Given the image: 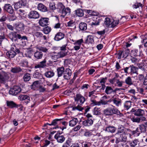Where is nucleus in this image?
<instances>
[{
    "mask_svg": "<svg viewBox=\"0 0 147 147\" xmlns=\"http://www.w3.org/2000/svg\"><path fill=\"white\" fill-rule=\"evenodd\" d=\"M16 27L18 30L22 31L24 30V25L22 23L19 22L16 24Z\"/></svg>",
    "mask_w": 147,
    "mask_h": 147,
    "instance_id": "obj_19",
    "label": "nucleus"
},
{
    "mask_svg": "<svg viewBox=\"0 0 147 147\" xmlns=\"http://www.w3.org/2000/svg\"><path fill=\"white\" fill-rule=\"evenodd\" d=\"M57 74L58 77L61 76L65 71L64 68L63 67H59L57 69Z\"/></svg>",
    "mask_w": 147,
    "mask_h": 147,
    "instance_id": "obj_29",
    "label": "nucleus"
},
{
    "mask_svg": "<svg viewBox=\"0 0 147 147\" xmlns=\"http://www.w3.org/2000/svg\"><path fill=\"white\" fill-rule=\"evenodd\" d=\"M8 78L7 75L4 72H2L0 73V82L1 83H5Z\"/></svg>",
    "mask_w": 147,
    "mask_h": 147,
    "instance_id": "obj_7",
    "label": "nucleus"
},
{
    "mask_svg": "<svg viewBox=\"0 0 147 147\" xmlns=\"http://www.w3.org/2000/svg\"><path fill=\"white\" fill-rule=\"evenodd\" d=\"M143 6V4L140 3H136L133 5V7L134 8L137 9L140 7H142Z\"/></svg>",
    "mask_w": 147,
    "mask_h": 147,
    "instance_id": "obj_52",
    "label": "nucleus"
},
{
    "mask_svg": "<svg viewBox=\"0 0 147 147\" xmlns=\"http://www.w3.org/2000/svg\"><path fill=\"white\" fill-rule=\"evenodd\" d=\"M70 13V9L68 7L66 8H64L62 11V15L63 17H64L67 14L68 15Z\"/></svg>",
    "mask_w": 147,
    "mask_h": 147,
    "instance_id": "obj_22",
    "label": "nucleus"
},
{
    "mask_svg": "<svg viewBox=\"0 0 147 147\" xmlns=\"http://www.w3.org/2000/svg\"><path fill=\"white\" fill-rule=\"evenodd\" d=\"M145 114V111L141 109H137L136 113H134V115L137 116H142L144 115Z\"/></svg>",
    "mask_w": 147,
    "mask_h": 147,
    "instance_id": "obj_15",
    "label": "nucleus"
},
{
    "mask_svg": "<svg viewBox=\"0 0 147 147\" xmlns=\"http://www.w3.org/2000/svg\"><path fill=\"white\" fill-rule=\"evenodd\" d=\"M13 88L17 94L19 93L21 91L20 88L19 86H13Z\"/></svg>",
    "mask_w": 147,
    "mask_h": 147,
    "instance_id": "obj_53",
    "label": "nucleus"
},
{
    "mask_svg": "<svg viewBox=\"0 0 147 147\" xmlns=\"http://www.w3.org/2000/svg\"><path fill=\"white\" fill-rule=\"evenodd\" d=\"M131 70L130 73L131 74H136L137 75L138 74V73L137 70L138 68L134 66L133 65L130 66Z\"/></svg>",
    "mask_w": 147,
    "mask_h": 147,
    "instance_id": "obj_26",
    "label": "nucleus"
},
{
    "mask_svg": "<svg viewBox=\"0 0 147 147\" xmlns=\"http://www.w3.org/2000/svg\"><path fill=\"white\" fill-rule=\"evenodd\" d=\"M115 92L110 86H107L106 88L105 92L107 94H111L113 92Z\"/></svg>",
    "mask_w": 147,
    "mask_h": 147,
    "instance_id": "obj_31",
    "label": "nucleus"
},
{
    "mask_svg": "<svg viewBox=\"0 0 147 147\" xmlns=\"http://www.w3.org/2000/svg\"><path fill=\"white\" fill-rule=\"evenodd\" d=\"M93 122L92 118H89L83 121V124L85 126H89L93 124Z\"/></svg>",
    "mask_w": 147,
    "mask_h": 147,
    "instance_id": "obj_13",
    "label": "nucleus"
},
{
    "mask_svg": "<svg viewBox=\"0 0 147 147\" xmlns=\"http://www.w3.org/2000/svg\"><path fill=\"white\" fill-rule=\"evenodd\" d=\"M112 101L117 107H119L121 104V100L118 98H114L113 99Z\"/></svg>",
    "mask_w": 147,
    "mask_h": 147,
    "instance_id": "obj_36",
    "label": "nucleus"
},
{
    "mask_svg": "<svg viewBox=\"0 0 147 147\" xmlns=\"http://www.w3.org/2000/svg\"><path fill=\"white\" fill-rule=\"evenodd\" d=\"M6 104L7 106L11 108L16 107V104L13 101H7Z\"/></svg>",
    "mask_w": 147,
    "mask_h": 147,
    "instance_id": "obj_30",
    "label": "nucleus"
},
{
    "mask_svg": "<svg viewBox=\"0 0 147 147\" xmlns=\"http://www.w3.org/2000/svg\"><path fill=\"white\" fill-rule=\"evenodd\" d=\"M49 19L48 18H42L39 21V25L41 26H47L48 24Z\"/></svg>",
    "mask_w": 147,
    "mask_h": 147,
    "instance_id": "obj_10",
    "label": "nucleus"
},
{
    "mask_svg": "<svg viewBox=\"0 0 147 147\" xmlns=\"http://www.w3.org/2000/svg\"><path fill=\"white\" fill-rule=\"evenodd\" d=\"M4 9L10 14L13 13L14 11L12 7L10 4H5L4 6Z\"/></svg>",
    "mask_w": 147,
    "mask_h": 147,
    "instance_id": "obj_12",
    "label": "nucleus"
},
{
    "mask_svg": "<svg viewBox=\"0 0 147 147\" xmlns=\"http://www.w3.org/2000/svg\"><path fill=\"white\" fill-rule=\"evenodd\" d=\"M91 145V143L90 142H84L82 143V147H90Z\"/></svg>",
    "mask_w": 147,
    "mask_h": 147,
    "instance_id": "obj_47",
    "label": "nucleus"
},
{
    "mask_svg": "<svg viewBox=\"0 0 147 147\" xmlns=\"http://www.w3.org/2000/svg\"><path fill=\"white\" fill-rule=\"evenodd\" d=\"M75 25V22L73 20H70L67 23V26L68 27H73Z\"/></svg>",
    "mask_w": 147,
    "mask_h": 147,
    "instance_id": "obj_59",
    "label": "nucleus"
},
{
    "mask_svg": "<svg viewBox=\"0 0 147 147\" xmlns=\"http://www.w3.org/2000/svg\"><path fill=\"white\" fill-rule=\"evenodd\" d=\"M100 103L99 101H97L93 98H91L90 100V105L91 106H94L95 105H100Z\"/></svg>",
    "mask_w": 147,
    "mask_h": 147,
    "instance_id": "obj_24",
    "label": "nucleus"
},
{
    "mask_svg": "<svg viewBox=\"0 0 147 147\" xmlns=\"http://www.w3.org/2000/svg\"><path fill=\"white\" fill-rule=\"evenodd\" d=\"M138 142V139H135L129 142V145L131 147H134L137 145Z\"/></svg>",
    "mask_w": 147,
    "mask_h": 147,
    "instance_id": "obj_44",
    "label": "nucleus"
},
{
    "mask_svg": "<svg viewBox=\"0 0 147 147\" xmlns=\"http://www.w3.org/2000/svg\"><path fill=\"white\" fill-rule=\"evenodd\" d=\"M113 107H109L105 109L103 111L104 114L106 116H111L114 114H117L120 116L123 115L122 114L117 108L112 105Z\"/></svg>",
    "mask_w": 147,
    "mask_h": 147,
    "instance_id": "obj_2",
    "label": "nucleus"
},
{
    "mask_svg": "<svg viewBox=\"0 0 147 147\" xmlns=\"http://www.w3.org/2000/svg\"><path fill=\"white\" fill-rule=\"evenodd\" d=\"M131 102L130 101H126L123 104L124 109L125 110H128L131 106Z\"/></svg>",
    "mask_w": 147,
    "mask_h": 147,
    "instance_id": "obj_18",
    "label": "nucleus"
},
{
    "mask_svg": "<svg viewBox=\"0 0 147 147\" xmlns=\"http://www.w3.org/2000/svg\"><path fill=\"white\" fill-rule=\"evenodd\" d=\"M18 99L21 101L25 100V102L26 104L29 102L30 101L29 96L27 95H20L18 97Z\"/></svg>",
    "mask_w": 147,
    "mask_h": 147,
    "instance_id": "obj_8",
    "label": "nucleus"
},
{
    "mask_svg": "<svg viewBox=\"0 0 147 147\" xmlns=\"http://www.w3.org/2000/svg\"><path fill=\"white\" fill-rule=\"evenodd\" d=\"M28 63L27 61L25 60L22 61L20 63V65L22 67H27L28 65Z\"/></svg>",
    "mask_w": 147,
    "mask_h": 147,
    "instance_id": "obj_45",
    "label": "nucleus"
},
{
    "mask_svg": "<svg viewBox=\"0 0 147 147\" xmlns=\"http://www.w3.org/2000/svg\"><path fill=\"white\" fill-rule=\"evenodd\" d=\"M137 66L142 71H144L145 68H147V60L143 59L140 62L137 64Z\"/></svg>",
    "mask_w": 147,
    "mask_h": 147,
    "instance_id": "obj_5",
    "label": "nucleus"
},
{
    "mask_svg": "<svg viewBox=\"0 0 147 147\" xmlns=\"http://www.w3.org/2000/svg\"><path fill=\"white\" fill-rule=\"evenodd\" d=\"M125 129L123 127L119 128L118 129V131L115 134V136H117L119 134L123 133H124Z\"/></svg>",
    "mask_w": 147,
    "mask_h": 147,
    "instance_id": "obj_50",
    "label": "nucleus"
},
{
    "mask_svg": "<svg viewBox=\"0 0 147 147\" xmlns=\"http://www.w3.org/2000/svg\"><path fill=\"white\" fill-rule=\"evenodd\" d=\"M92 135V131L91 130L86 131L84 134V135L86 136H90Z\"/></svg>",
    "mask_w": 147,
    "mask_h": 147,
    "instance_id": "obj_64",
    "label": "nucleus"
},
{
    "mask_svg": "<svg viewBox=\"0 0 147 147\" xmlns=\"http://www.w3.org/2000/svg\"><path fill=\"white\" fill-rule=\"evenodd\" d=\"M125 81L126 84L129 86L133 85L134 83L133 81H132L131 78L129 76H128L126 78Z\"/></svg>",
    "mask_w": 147,
    "mask_h": 147,
    "instance_id": "obj_34",
    "label": "nucleus"
},
{
    "mask_svg": "<svg viewBox=\"0 0 147 147\" xmlns=\"http://www.w3.org/2000/svg\"><path fill=\"white\" fill-rule=\"evenodd\" d=\"M138 128H139V130L141 133L142 132H144L145 131V127L143 124L140 125Z\"/></svg>",
    "mask_w": 147,
    "mask_h": 147,
    "instance_id": "obj_51",
    "label": "nucleus"
},
{
    "mask_svg": "<svg viewBox=\"0 0 147 147\" xmlns=\"http://www.w3.org/2000/svg\"><path fill=\"white\" fill-rule=\"evenodd\" d=\"M146 118L145 117H142L141 118L135 117H133L131 118V121L133 122H137L138 123L141 122V121L145 120Z\"/></svg>",
    "mask_w": 147,
    "mask_h": 147,
    "instance_id": "obj_17",
    "label": "nucleus"
},
{
    "mask_svg": "<svg viewBox=\"0 0 147 147\" xmlns=\"http://www.w3.org/2000/svg\"><path fill=\"white\" fill-rule=\"evenodd\" d=\"M118 22L119 20H114L112 19V24L111 25V27H113L115 26L118 24Z\"/></svg>",
    "mask_w": 147,
    "mask_h": 147,
    "instance_id": "obj_55",
    "label": "nucleus"
},
{
    "mask_svg": "<svg viewBox=\"0 0 147 147\" xmlns=\"http://www.w3.org/2000/svg\"><path fill=\"white\" fill-rule=\"evenodd\" d=\"M9 93L10 94L13 95H16L17 94L13 87L10 89L9 91Z\"/></svg>",
    "mask_w": 147,
    "mask_h": 147,
    "instance_id": "obj_56",
    "label": "nucleus"
},
{
    "mask_svg": "<svg viewBox=\"0 0 147 147\" xmlns=\"http://www.w3.org/2000/svg\"><path fill=\"white\" fill-rule=\"evenodd\" d=\"M71 75V70L69 68H66L64 72L63 78L66 80L69 79Z\"/></svg>",
    "mask_w": 147,
    "mask_h": 147,
    "instance_id": "obj_11",
    "label": "nucleus"
},
{
    "mask_svg": "<svg viewBox=\"0 0 147 147\" xmlns=\"http://www.w3.org/2000/svg\"><path fill=\"white\" fill-rule=\"evenodd\" d=\"M138 79L140 81L143 80L145 78L144 74H139L138 76Z\"/></svg>",
    "mask_w": 147,
    "mask_h": 147,
    "instance_id": "obj_63",
    "label": "nucleus"
},
{
    "mask_svg": "<svg viewBox=\"0 0 147 147\" xmlns=\"http://www.w3.org/2000/svg\"><path fill=\"white\" fill-rule=\"evenodd\" d=\"M31 79L30 74L28 73L25 74L23 77V79L24 81H29Z\"/></svg>",
    "mask_w": 147,
    "mask_h": 147,
    "instance_id": "obj_43",
    "label": "nucleus"
},
{
    "mask_svg": "<svg viewBox=\"0 0 147 147\" xmlns=\"http://www.w3.org/2000/svg\"><path fill=\"white\" fill-rule=\"evenodd\" d=\"M55 138L57 140V142L60 143H62L65 140V138L63 135H61L59 133L56 134L54 136Z\"/></svg>",
    "mask_w": 147,
    "mask_h": 147,
    "instance_id": "obj_9",
    "label": "nucleus"
},
{
    "mask_svg": "<svg viewBox=\"0 0 147 147\" xmlns=\"http://www.w3.org/2000/svg\"><path fill=\"white\" fill-rule=\"evenodd\" d=\"M81 105L78 104L76 106H74L72 107V110L73 111H81L83 109V108L81 106Z\"/></svg>",
    "mask_w": 147,
    "mask_h": 147,
    "instance_id": "obj_39",
    "label": "nucleus"
},
{
    "mask_svg": "<svg viewBox=\"0 0 147 147\" xmlns=\"http://www.w3.org/2000/svg\"><path fill=\"white\" fill-rule=\"evenodd\" d=\"M51 30V27L48 26L44 28L42 30L43 32L46 34H49Z\"/></svg>",
    "mask_w": 147,
    "mask_h": 147,
    "instance_id": "obj_46",
    "label": "nucleus"
},
{
    "mask_svg": "<svg viewBox=\"0 0 147 147\" xmlns=\"http://www.w3.org/2000/svg\"><path fill=\"white\" fill-rule=\"evenodd\" d=\"M94 42L93 37L91 35H88L87 37L85 43L87 44H92Z\"/></svg>",
    "mask_w": 147,
    "mask_h": 147,
    "instance_id": "obj_27",
    "label": "nucleus"
},
{
    "mask_svg": "<svg viewBox=\"0 0 147 147\" xmlns=\"http://www.w3.org/2000/svg\"><path fill=\"white\" fill-rule=\"evenodd\" d=\"M37 8L38 10L42 12H45L47 11V7L41 3L38 4Z\"/></svg>",
    "mask_w": 147,
    "mask_h": 147,
    "instance_id": "obj_14",
    "label": "nucleus"
},
{
    "mask_svg": "<svg viewBox=\"0 0 147 147\" xmlns=\"http://www.w3.org/2000/svg\"><path fill=\"white\" fill-rule=\"evenodd\" d=\"M14 36L15 38H18L19 39H21L19 43L20 45L24 47L26 45V41L25 40H27V38L26 36H22L20 34H17L16 33L14 34Z\"/></svg>",
    "mask_w": 147,
    "mask_h": 147,
    "instance_id": "obj_3",
    "label": "nucleus"
},
{
    "mask_svg": "<svg viewBox=\"0 0 147 147\" xmlns=\"http://www.w3.org/2000/svg\"><path fill=\"white\" fill-rule=\"evenodd\" d=\"M19 2L22 7L26 5V0H20Z\"/></svg>",
    "mask_w": 147,
    "mask_h": 147,
    "instance_id": "obj_62",
    "label": "nucleus"
},
{
    "mask_svg": "<svg viewBox=\"0 0 147 147\" xmlns=\"http://www.w3.org/2000/svg\"><path fill=\"white\" fill-rule=\"evenodd\" d=\"M65 8V6L61 3H59L57 5V8L60 10H62Z\"/></svg>",
    "mask_w": 147,
    "mask_h": 147,
    "instance_id": "obj_54",
    "label": "nucleus"
},
{
    "mask_svg": "<svg viewBox=\"0 0 147 147\" xmlns=\"http://www.w3.org/2000/svg\"><path fill=\"white\" fill-rule=\"evenodd\" d=\"M40 85L39 84V82L38 81H35L31 85V88L34 90H36V88L38 87Z\"/></svg>",
    "mask_w": 147,
    "mask_h": 147,
    "instance_id": "obj_40",
    "label": "nucleus"
},
{
    "mask_svg": "<svg viewBox=\"0 0 147 147\" xmlns=\"http://www.w3.org/2000/svg\"><path fill=\"white\" fill-rule=\"evenodd\" d=\"M76 15L79 17H82L84 15L83 10L80 9H78L76 10Z\"/></svg>",
    "mask_w": 147,
    "mask_h": 147,
    "instance_id": "obj_38",
    "label": "nucleus"
},
{
    "mask_svg": "<svg viewBox=\"0 0 147 147\" xmlns=\"http://www.w3.org/2000/svg\"><path fill=\"white\" fill-rule=\"evenodd\" d=\"M11 49H13L14 51L16 53H19L20 52L19 50L17 49L14 45H12Z\"/></svg>",
    "mask_w": 147,
    "mask_h": 147,
    "instance_id": "obj_60",
    "label": "nucleus"
},
{
    "mask_svg": "<svg viewBox=\"0 0 147 147\" xmlns=\"http://www.w3.org/2000/svg\"><path fill=\"white\" fill-rule=\"evenodd\" d=\"M78 121L77 118H74L71 120L69 121V125L71 127H73L75 125Z\"/></svg>",
    "mask_w": 147,
    "mask_h": 147,
    "instance_id": "obj_28",
    "label": "nucleus"
},
{
    "mask_svg": "<svg viewBox=\"0 0 147 147\" xmlns=\"http://www.w3.org/2000/svg\"><path fill=\"white\" fill-rule=\"evenodd\" d=\"M46 60L44 59L42 61H41L40 63L35 65L34 67L35 68H43L46 65Z\"/></svg>",
    "mask_w": 147,
    "mask_h": 147,
    "instance_id": "obj_25",
    "label": "nucleus"
},
{
    "mask_svg": "<svg viewBox=\"0 0 147 147\" xmlns=\"http://www.w3.org/2000/svg\"><path fill=\"white\" fill-rule=\"evenodd\" d=\"M50 8L52 10L56 9V8L55 6V3L54 2H51L49 3Z\"/></svg>",
    "mask_w": 147,
    "mask_h": 147,
    "instance_id": "obj_57",
    "label": "nucleus"
},
{
    "mask_svg": "<svg viewBox=\"0 0 147 147\" xmlns=\"http://www.w3.org/2000/svg\"><path fill=\"white\" fill-rule=\"evenodd\" d=\"M84 40L82 39H81L75 41L74 43V45H78L80 46L82 43L83 42Z\"/></svg>",
    "mask_w": 147,
    "mask_h": 147,
    "instance_id": "obj_49",
    "label": "nucleus"
},
{
    "mask_svg": "<svg viewBox=\"0 0 147 147\" xmlns=\"http://www.w3.org/2000/svg\"><path fill=\"white\" fill-rule=\"evenodd\" d=\"M64 37V34L61 32H58L55 35L54 39L56 41H59L63 38Z\"/></svg>",
    "mask_w": 147,
    "mask_h": 147,
    "instance_id": "obj_20",
    "label": "nucleus"
},
{
    "mask_svg": "<svg viewBox=\"0 0 147 147\" xmlns=\"http://www.w3.org/2000/svg\"><path fill=\"white\" fill-rule=\"evenodd\" d=\"M22 71V69L19 67H17L12 68L11 71L13 73H18Z\"/></svg>",
    "mask_w": 147,
    "mask_h": 147,
    "instance_id": "obj_37",
    "label": "nucleus"
},
{
    "mask_svg": "<svg viewBox=\"0 0 147 147\" xmlns=\"http://www.w3.org/2000/svg\"><path fill=\"white\" fill-rule=\"evenodd\" d=\"M112 19H111L109 18H105L103 25L106 27H111V25L112 24Z\"/></svg>",
    "mask_w": 147,
    "mask_h": 147,
    "instance_id": "obj_16",
    "label": "nucleus"
},
{
    "mask_svg": "<svg viewBox=\"0 0 147 147\" xmlns=\"http://www.w3.org/2000/svg\"><path fill=\"white\" fill-rule=\"evenodd\" d=\"M131 60L132 63L137 66V64L139 63L140 61V59L138 58L133 57L131 59Z\"/></svg>",
    "mask_w": 147,
    "mask_h": 147,
    "instance_id": "obj_42",
    "label": "nucleus"
},
{
    "mask_svg": "<svg viewBox=\"0 0 147 147\" xmlns=\"http://www.w3.org/2000/svg\"><path fill=\"white\" fill-rule=\"evenodd\" d=\"M43 55V53L42 52L37 51L34 53V56L35 58L39 59H40L42 58Z\"/></svg>",
    "mask_w": 147,
    "mask_h": 147,
    "instance_id": "obj_32",
    "label": "nucleus"
},
{
    "mask_svg": "<svg viewBox=\"0 0 147 147\" xmlns=\"http://www.w3.org/2000/svg\"><path fill=\"white\" fill-rule=\"evenodd\" d=\"M74 99L75 101L80 105H82L85 100V98L80 94H76Z\"/></svg>",
    "mask_w": 147,
    "mask_h": 147,
    "instance_id": "obj_4",
    "label": "nucleus"
},
{
    "mask_svg": "<svg viewBox=\"0 0 147 147\" xmlns=\"http://www.w3.org/2000/svg\"><path fill=\"white\" fill-rule=\"evenodd\" d=\"M45 75L47 78H51L54 76V73L53 71H48L45 73Z\"/></svg>",
    "mask_w": 147,
    "mask_h": 147,
    "instance_id": "obj_33",
    "label": "nucleus"
},
{
    "mask_svg": "<svg viewBox=\"0 0 147 147\" xmlns=\"http://www.w3.org/2000/svg\"><path fill=\"white\" fill-rule=\"evenodd\" d=\"M101 109L100 108L95 107L94 108L93 111V113L94 114L96 115L100 114L101 113Z\"/></svg>",
    "mask_w": 147,
    "mask_h": 147,
    "instance_id": "obj_41",
    "label": "nucleus"
},
{
    "mask_svg": "<svg viewBox=\"0 0 147 147\" xmlns=\"http://www.w3.org/2000/svg\"><path fill=\"white\" fill-rule=\"evenodd\" d=\"M28 18L30 19H36L38 18L40 16L39 13L35 11H30L28 15Z\"/></svg>",
    "mask_w": 147,
    "mask_h": 147,
    "instance_id": "obj_6",
    "label": "nucleus"
},
{
    "mask_svg": "<svg viewBox=\"0 0 147 147\" xmlns=\"http://www.w3.org/2000/svg\"><path fill=\"white\" fill-rule=\"evenodd\" d=\"M132 133L133 135H134L135 136H138L141 132L139 130V128L137 127L135 130L133 131Z\"/></svg>",
    "mask_w": 147,
    "mask_h": 147,
    "instance_id": "obj_48",
    "label": "nucleus"
},
{
    "mask_svg": "<svg viewBox=\"0 0 147 147\" xmlns=\"http://www.w3.org/2000/svg\"><path fill=\"white\" fill-rule=\"evenodd\" d=\"M44 146L46 147L50 144L53 145V142L47 140H46L45 141V142H44Z\"/></svg>",
    "mask_w": 147,
    "mask_h": 147,
    "instance_id": "obj_58",
    "label": "nucleus"
},
{
    "mask_svg": "<svg viewBox=\"0 0 147 147\" xmlns=\"http://www.w3.org/2000/svg\"><path fill=\"white\" fill-rule=\"evenodd\" d=\"M7 56L10 58H13L16 55V53L14 51L13 49H11L9 51L7 52L6 53Z\"/></svg>",
    "mask_w": 147,
    "mask_h": 147,
    "instance_id": "obj_21",
    "label": "nucleus"
},
{
    "mask_svg": "<svg viewBox=\"0 0 147 147\" xmlns=\"http://www.w3.org/2000/svg\"><path fill=\"white\" fill-rule=\"evenodd\" d=\"M120 141L125 142L127 138L124 135V136L122 135H120Z\"/></svg>",
    "mask_w": 147,
    "mask_h": 147,
    "instance_id": "obj_61",
    "label": "nucleus"
},
{
    "mask_svg": "<svg viewBox=\"0 0 147 147\" xmlns=\"http://www.w3.org/2000/svg\"><path fill=\"white\" fill-rule=\"evenodd\" d=\"M79 27L80 30L82 31H85L87 29V24L84 23H80Z\"/></svg>",
    "mask_w": 147,
    "mask_h": 147,
    "instance_id": "obj_35",
    "label": "nucleus"
},
{
    "mask_svg": "<svg viewBox=\"0 0 147 147\" xmlns=\"http://www.w3.org/2000/svg\"><path fill=\"white\" fill-rule=\"evenodd\" d=\"M67 44L63 45L60 47V51L58 53L53 52L51 55L52 59L57 60L60 58H63L67 55L68 51L66 49Z\"/></svg>",
    "mask_w": 147,
    "mask_h": 147,
    "instance_id": "obj_1",
    "label": "nucleus"
},
{
    "mask_svg": "<svg viewBox=\"0 0 147 147\" xmlns=\"http://www.w3.org/2000/svg\"><path fill=\"white\" fill-rule=\"evenodd\" d=\"M116 129V128L113 126H109L105 128V130L108 132L114 133Z\"/></svg>",
    "mask_w": 147,
    "mask_h": 147,
    "instance_id": "obj_23",
    "label": "nucleus"
}]
</instances>
